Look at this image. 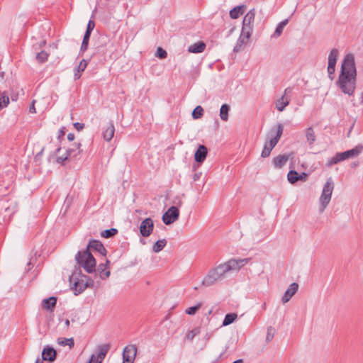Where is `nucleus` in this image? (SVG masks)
<instances>
[{
  "mask_svg": "<svg viewBox=\"0 0 363 363\" xmlns=\"http://www.w3.org/2000/svg\"><path fill=\"white\" fill-rule=\"evenodd\" d=\"M118 233V230L116 228H110L105 230L101 233V235L105 238H110L116 235Z\"/></svg>",
  "mask_w": 363,
  "mask_h": 363,
  "instance_id": "nucleus-36",
  "label": "nucleus"
},
{
  "mask_svg": "<svg viewBox=\"0 0 363 363\" xmlns=\"http://www.w3.org/2000/svg\"><path fill=\"white\" fill-rule=\"evenodd\" d=\"M334 189V182L331 177L328 178L323 186L320 197V211H323L330 201L332 193Z\"/></svg>",
  "mask_w": 363,
  "mask_h": 363,
  "instance_id": "nucleus-7",
  "label": "nucleus"
},
{
  "mask_svg": "<svg viewBox=\"0 0 363 363\" xmlns=\"http://www.w3.org/2000/svg\"><path fill=\"white\" fill-rule=\"evenodd\" d=\"M179 216V211L177 206H171L162 216V221L165 225H171Z\"/></svg>",
  "mask_w": 363,
  "mask_h": 363,
  "instance_id": "nucleus-8",
  "label": "nucleus"
},
{
  "mask_svg": "<svg viewBox=\"0 0 363 363\" xmlns=\"http://www.w3.org/2000/svg\"><path fill=\"white\" fill-rule=\"evenodd\" d=\"M48 57V54L44 50L38 52L36 55V60L40 63H43L45 61H47Z\"/></svg>",
  "mask_w": 363,
  "mask_h": 363,
  "instance_id": "nucleus-38",
  "label": "nucleus"
},
{
  "mask_svg": "<svg viewBox=\"0 0 363 363\" xmlns=\"http://www.w3.org/2000/svg\"><path fill=\"white\" fill-rule=\"evenodd\" d=\"M287 23H288V19H285V20L282 21L281 22H280L277 25V26L275 29V31L273 34V36H274V37L280 36L283 32L284 27L287 25Z\"/></svg>",
  "mask_w": 363,
  "mask_h": 363,
  "instance_id": "nucleus-30",
  "label": "nucleus"
},
{
  "mask_svg": "<svg viewBox=\"0 0 363 363\" xmlns=\"http://www.w3.org/2000/svg\"><path fill=\"white\" fill-rule=\"evenodd\" d=\"M298 289V284L297 283L294 282L291 284L281 298L282 303H286L289 301L292 296L297 292Z\"/></svg>",
  "mask_w": 363,
  "mask_h": 363,
  "instance_id": "nucleus-14",
  "label": "nucleus"
},
{
  "mask_svg": "<svg viewBox=\"0 0 363 363\" xmlns=\"http://www.w3.org/2000/svg\"><path fill=\"white\" fill-rule=\"evenodd\" d=\"M43 359H40L38 358L35 361V363H43Z\"/></svg>",
  "mask_w": 363,
  "mask_h": 363,
  "instance_id": "nucleus-55",
  "label": "nucleus"
},
{
  "mask_svg": "<svg viewBox=\"0 0 363 363\" xmlns=\"http://www.w3.org/2000/svg\"><path fill=\"white\" fill-rule=\"evenodd\" d=\"M60 150V147L57 148L56 152H58Z\"/></svg>",
  "mask_w": 363,
  "mask_h": 363,
  "instance_id": "nucleus-59",
  "label": "nucleus"
},
{
  "mask_svg": "<svg viewBox=\"0 0 363 363\" xmlns=\"http://www.w3.org/2000/svg\"><path fill=\"white\" fill-rule=\"evenodd\" d=\"M9 104V98L6 92L0 91V108H5Z\"/></svg>",
  "mask_w": 363,
  "mask_h": 363,
  "instance_id": "nucleus-34",
  "label": "nucleus"
},
{
  "mask_svg": "<svg viewBox=\"0 0 363 363\" xmlns=\"http://www.w3.org/2000/svg\"><path fill=\"white\" fill-rule=\"evenodd\" d=\"M360 104L363 105V91L360 94Z\"/></svg>",
  "mask_w": 363,
  "mask_h": 363,
  "instance_id": "nucleus-52",
  "label": "nucleus"
},
{
  "mask_svg": "<svg viewBox=\"0 0 363 363\" xmlns=\"http://www.w3.org/2000/svg\"><path fill=\"white\" fill-rule=\"evenodd\" d=\"M308 174L305 172H303L301 174H298V181H305Z\"/></svg>",
  "mask_w": 363,
  "mask_h": 363,
  "instance_id": "nucleus-46",
  "label": "nucleus"
},
{
  "mask_svg": "<svg viewBox=\"0 0 363 363\" xmlns=\"http://www.w3.org/2000/svg\"><path fill=\"white\" fill-rule=\"evenodd\" d=\"M80 143L74 144L73 147H69L67 150L66 153L69 159H77L78 156L81 154Z\"/></svg>",
  "mask_w": 363,
  "mask_h": 363,
  "instance_id": "nucleus-20",
  "label": "nucleus"
},
{
  "mask_svg": "<svg viewBox=\"0 0 363 363\" xmlns=\"http://www.w3.org/2000/svg\"><path fill=\"white\" fill-rule=\"evenodd\" d=\"M182 201H179L177 203V205L180 206L182 205Z\"/></svg>",
  "mask_w": 363,
  "mask_h": 363,
  "instance_id": "nucleus-58",
  "label": "nucleus"
},
{
  "mask_svg": "<svg viewBox=\"0 0 363 363\" xmlns=\"http://www.w3.org/2000/svg\"><path fill=\"white\" fill-rule=\"evenodd\" d=\"M230 109V107L227 104H224L221 106L220 109V117L223 121H227L228 120V113Z\"/></svg>",
  "mask_w": 363,
  "mask_h": 363,
  "instance_id": "nucleus-26",
  "label": "nucleus"
},
{
  "mask_svg": "<svg viewBox=\"0 0 363 363\" xmlns=\"http://www.w3.org/2000/svg\"><path fill=\"white\" fill-rule=\"evenodd\" d=\"M34 102H35V101H33V103H32V104H31V106H30V108H29V111H30V113H35V112H36V111H35V105H34Z\"/></svg>",
  "mask_w": 363,
  "mask_h": 363,
  "instance_id": "nucleus-47",
  "label": "nucleus"
},
{
  "mask_svg": "<svg viewBox=\"0 0 363 363\" xmlns=\"http://www.w3.org/2000/svg\"><path fill=\"white\" fill-rule=\"evenodd\" d=\"M200 177H201V173H195L193 177L194 181L199 180L200 179Z\"/></svg>",
  "mask_w": 363,
  "mask_h": 363,
  "instance_id": "nucleus-49",
  "label": "nucleus"
},
{
  "mask_svg": "<svg viewBox=\"0 0 363 363\" xmlns=\"http://www.w3.org/2000/svg\"><path fill=\"white\" fill-rule=\"evenodd\" d=\"M284 125L281 123H278L276 127L271 130V134L272 138L269 140L266 141L263 150L261 153V156L264 158L267 157L270 155L271 151L278 143L280 138L283 134Z\"/></svg>",
  "mask_w": 363,
  "mask_h": 363,
  "instance_id": "nucleus-4",
  "label": "nucleus"
},
{
  "mask_svg": "<svg viewBox=\"0 0 363 363\" xmlns=\"http://www.w3.org/2000/svg\"><path fill=\"white\" fill-rule=\"evenodd\" d=\"M306 137L309 145L313 144L315 141V132L311 127H309L306 130Z\"/></svg>",
  "mask_w": 363,
  "mask_h": 363,
  "instance_id": "nucleus-29",
  "label": "nucleus"
},
{
  "mask_svg": "<svg viewBox=\"0 0 363 363\" xmlns=\"http://www.w3.org/2000/svg\"><path fill=\"white\" fill-rule=\"evenodd\" d=\"M288 181L294 184L298 181V173L295 170H291L287 174Z\"/></svg>",
  "mask_w": 363,
  "mask_h": 363,
  "instance_id": "nucleus-35",
  "label": "nucleus"
},
{
  "mask_svg": "<svg viewBox=\"0 0 363 363\" xmlns=\"http://www.w3.org/2000/svg\"><path fill=\"white\" fill-rule=\"evenodd\" d=\"M56 350L52 347L47 346L43 350L42 359L44 361L54 362L56 359Z\"/></svg>",
  "mask_w": 363,
  "mask_h": 363,
  "instance_id": "nucleus-16",
  "label": "nucleus"
},
{
  "mask_svg": "<svg viewBox=\"0 0 363 363\" xmlns=\"http://www.w3.org/2000/svg\"><path fill=\"white\" fill-rule=\"evenodd\" d=\"M205 48L206 44L203 41H199L190 45L188 48V51L192 53H201Z\"/></svg>",
  "mask_w": 363,
  "mask_h": 363,
  "instance_id": "nucleus-23",
  "label": "nucleus"
},
{
  "mask_svg": "<svg viewBox=\"0 0 363 363\" xmlns=\"http://www.w3.org/2000/svg\"><path fill=\"white\" fill-rule=\"evenodd\" d=\"M167 52L162 48H158L156 52V56L160 59H164L167 57Z\"/></svg>",
  "mask_w": 363,
  "mask_h": 363,
  "instance_id": "nucleus-42",
  "label": "nucleus"
},
{
  "mask_svg": "<svg viewBox=\"0 0 363 363\" xmlns=\"http://www.w3.org/2000/svg\"><path fill=\"white\" fill-rule=\"evenodd\" d=\"M200 333V329L199 328H195L193 330L188 332L186 335V338L188 340L191 341L194 337Z\"/></svg>",
  "mask_w": 363,
  "mask_h": 363,
  "instance_id": "nucleus-39",
  "label": "nucleus"
},
{
  "mask_svg": "<svg viewBox=\"0 0 363 363\" xmlns=\"http://www.w3.org/2000/svg\"><path fill=\"white\" fill-rule=\"evenodd\" d=\"M291 91H292V88L289 86L285 89L284 95L286 96L287 94H289Z\"/></svg>",
  "mask_w": 363,
  "mask_h": 363,
  "instance_id": "nucleus-51",
  "label": "nucleus"
},
{
  "mask_svg": "<svg viewBox=\"0 0 363 363\" xmlns=\"http://www.w3.org/2000/svg\"><path fill=\"white\" fill-rule=\"evenodd\" d=\"M201 306L202 303H199L196 306L188 308L186 310V313L189 315H194L197 312V311L201 307Z\"/></svg>",
  "mask_w": 363,
  "mask_h": 363,
  "instance_id": "nucleus-40",
  "label": "nucleus"
},
{
  "mask_svg": "<svg viewBox=\"0 0 363 363\" xmlns=\"http://www.w3.org/2000/svg\"><path fill=\"white\" fill-rule=\"evenodd\" d=\"M60 136L62 135H64L65 133L64 131H62V130H60Z\"/></svg>",
  "mask_w": 363,
  "mask_h": 363,
  "instance_id": "nucleus-57",
  "label": "nucleus"
},
{
  "mask_svg": "<svg viewBox=\"0 0 363 363\" xmlns=\"http://www.w3.org/2000/svg\"><path fill=\"white\" fill-rule=\"evenodd\" d=\"M69 159V156L66 154L65 156H60V157H57V159H56V161L57 163L59 164H63V162Z\"/></svg>",
  "mask_w": 363,
  "mask_h": 363,
  "instance_id": "nucleus-44",
  "label": "nucleus"
},
{
  "mask_svg": "<svg viewBox=\"0 0 363 363\" xmlns=\"http://www.w3.org/2000/svg\"><path fill=\"white\" fill-rule=\"evenodd\" d=\"M114 133H115V127H114L113 123L112 122H111L108 125L106 130L103 132L104 139L108 142L111 141V139L113 138Z\"/></svg>",
  "mask_w": 363,
  "mask_h": 363,
  "instance_id": "nucleus-22",
  "label": "nucleus"
},
{
  "mask_svg": "<svg viewBox=\"0 0 363 363\" xmlns=\"http://www.w3.org/2000/svg\"><path fill=\"white\" fill-rule=\"evenodd\" d=\"M65 326H66L67 328H68V327L69 326V324H70L69 320L67 319V320H65Z\"/></svg>",
  "mask_w": 363,
  "mask_h": 363,
  "instance_id": "nucleus-54",
  "label": "nucleus"
},
{
  "mask_svg": "<svg viewBox=\"0 0 363 363\" xmlns=\"http://www.w3.org/2000/svg\"><path fill=\"white\" fill-rule=\"evenodd\" d=\"M255 17V9H251L245 14V16L243 18V21H242V30L252 33L253 28H254Z\"/></svg>",
  "mask_w": 363,
  "mask_h": 363,
  "instance_id": "nucleus-10",
  "label": "nucleus"
},
{
  "mask_svg": "<svg viewBox=\"0 0 363 363\" xmlns=\"http://www.w3.org/2000/svg\"><path fill=\"white\" fill-rule=\"evenodd\" d=\"M137 350V347L135 345H129L125 347L123 351V363H133Z\"/></svg>",
  "mask_w": 363,
  "mask_h": 363,
  "instance_id": "nucleus-9",
  "label": "nucleus"
},
{
  "mask_svg": "<svg viewBox=\"0 0 363 363\" xmlns=\"http://www.w3.org/2000/svg\"><path fill=\"white\" fill-rule=\"evenodd\" d=\"M290 99L287 96L283 95L280 99H279L276 103V108L279 111H283L286 106H287L289 104Z\"/></svg>",
  "mask_w": 363,
  "mask_h": 363,
  "instance_id": "nucleus-24",
  "label": "nucleus"
},
{
  "mask_svg": "<svg viewBox=\"0 0 363 363\" xmlns=\"http://www.w3.org/2000/svg\"><path fill=\"white\" fill-rule=\"evenodd\" d=\"M57 343L62 346L68 345L69 348H72L74 345V339L72 337L70 338H63L59 337L57 339Z\"/></svg>",
  "mask_w": 363,
  "mask_h": 363,
  "instance_id": "nucleus-31",
  "label": "nucleus"
},
{
  "mask_svg": "<svg viewBox=\"0 0 363 363\" xmlns=\"http://www.w3.org/2000/svg\"><path fill=\"white\" fill-rule=\"evenodd\" d=\"M289 160V156L286 155H279L273 159V164L276 168L284 167Z\"/></svg>",
  "mask_w": 363,
  "mask_h": 363,
  "instance_id": "nucleus-21",
  "label": "nucleus"
},
{
  "mask_svg": "<svg viewBox=\"0 0 363 363\" xmlns=\"http://www.w3.org/2000/svg\"><path fill=\"white\" fill-rule=\"evenodd\" d=\"M89 249L94 250L102 255H106V250L101 242L93 240L89 241L85 250L79 251L76 255L75 259L77 264L87 273H92L96 270V259L89 252Z\"/></svg>",
  "mask_w": 363,
  "mask_h": 363,
  "instance_id": "nucleus-3",
  "label": "nucleus"
},
{
  "mask_svg": "<svg viewBox=\"0 0 363 363\" xmlns=\"http://www.w3.org/2000/svg\"><path fill=\"white\" fill-rule=\"evenodd\" d=\"M95 27V23L93 20H89L83 39L89 40L91 33Z\"/></svg>",
  "mask_w": 363,
  "mask_h": 363,
  "instance_id": "nucleus-32",
  "label": "nucleus"
},
{
  "mask_svg": "<svg viewBox=\"0 0 363 363\" xmlns=\"http://www.w3.org/2000/svg\"><path fill=\"white\" fill-rule=\"evenodd\" d=\"M9 208H10L9 207L6 208H5V211H8L9 210Z\"/></svg>",
  "mask_w": 363,
  "mask_h": 363,
  "instance_id": "nucleus-60",
  "label": "nucleus"
},
{
  "mask_svg": "<svg viewBox=\"0 0 363 363\" xmlns=\"http://www.w3.org/2000/svg\"><path fill=\"white\" fill-rule=\"evenodd\" d=\"M110 349L109 344L100 345L97 347V354L96 355L95 363H102Z\"/></svg>",
  "mask_w": 363,
  "mask_h": 363,
  "instance_id": "nucleus-15",
  "label": "nucleus"
},
{
  "mask_svg": "<svg viewBox=\"0 0 363 363\" xmlns=\"http://www.w3.org/2000/svg\"><path fill=\"white\" fill-rule=\"evenodd\" d=\"M89 40L83 39L80 48L81 52H84L87 50L89 45Z\"/></svg>",
  "mask_w": 363,
  "mask_h": 363,
  "instance_id": "nucleus-43",
  "label": "nucleus"
},
{
  "mask_svg": "<svg viewBox=\"0 0 363 363\" xmlns=\"http://www.w3.org/2000/svg\"><path fill=\"white\" fill-rule=\"evenodd\" d=\"M67 139L69 141H72L74 140V133H69L67 135Z\"/></svg>",
  "mask_w": 363,
  "mask_h": 363,
  "instance_id": "nucleus-48",
  "label": "nucleus"
},
{
  "mask_svg": "<svg viewBox=\"0 0 363 363\" xmlns=\"http://www.w3.org/2000/svg\"><path fill=\"white\" fill-rule=\"evenodd\" d=\"M109 260L106 259V264H100L97 267V272L102 279H106L110 276V271L107 269Z\"/></svg>",
  "mask_w": 363,
  "mask_h": 363,
  "instance_id": "nucleus-19",
  "label": "nucleus"
},
{
  "mask_svg": "<svg viewBox=\"0 0 363 363\" xmlns=\"http://www.w3.org/2000/svg\"><path fill=\"white\" fill-rule=\"evenodd\" d=\"M74 127L75 128L76 130H77L78 131H80L84 129V124L82 123L77 122V123H74Z\"/></svg>",
  "mask_w": 363,
  "mask_h": 363,
  "instance_id": "nucleus-45",
  "label": "nucleus"
},
{
  "mask_svg": "<svg viewBox=\"0 0 363 363\" xmlns=\"http://www.w3.org/2000/svg\"><path fill=\"white\" fill-rule=\"evenodd\" d=\"M70 283H73L72 289L74 290V294L78 295L82 294L86 288L93 285V280L86 275H82L80 273L77 274H73L69 277Z\"/></svg>",
  "mask_w": 363,
  "mask_h": 363,
  "instance_id": "nucleus-5",
  "label": "nucleus"
},
{
  "mask_svg": "<svg viewBox=\"0 0 363 363\" xmlns=\"http://www.w3.org/2000/svg\"><path fill=\"white\" fill-rule=\"evenodd\" d=\"M244 6H238L233 8L230 11V16L233 19H237L240 15L243 13Z\"/></svg>",
  "mask_w": 363,
  "mask_h": 363,
  "instance_id": "nucleus-25",
  "label": "nucleus"
},
{
  "mask_svg": "<svg viewBox=\"0 0 363 363\" xmlns=\"http://www.w3.org/2000/svg\"><path fill=\"white\" fill-rule=\"evenodd\" d=\"M357 70L354 58L352 54L345 56L342 62L341 72L337 81L340 90L349 96L353 95L356 89Z\"/></svg>",
  "mask_w": 363,
  "mask_h": 363,
  "instance_id": "nucleus-1",
  "label": "nucleus"
},
{
  "mask_svg": "<svg viewBox=\"0 0 363 363\" xmlns=\"http://www.w3.org/2000/svg\"><path fill=\"white\" fill-rule=\"evenodd\" d=\"M167 240L165 239L157 240L152 247V250L155 252H159L166 246Z\"/></svg>",
  "mask_w": 363,
  "mask_h": 363,
  "instance_id": "nucleus-33",
  "label": "nucleus"
},
{
  "mask_svg": "<svg viewBox=\"0 0 363 363\" xmlns=\"http://www.w3.org/2000/svg\"><path fill=\"white\" fill-rule=\"evenodd\" d=\"M233 363H244V362L242 359H239L235 360Z\"/></svg>",
  "mask_w": 363,
  "mask_h": 363,
  "instance_id": "nucleus-53",
  "label": "nucleus"
},
{
  "mask_svg": "<svg viewBox=\"0 0 363 363\" xmlns=\"http://www.w3.org/2000/svg\"><path fill=\"white\" fill-rule=\"evenodd\" d=\"M57 298L55 296H51L43 301L42 306L43 308L48 311H52L55 308Z\"/></svg>",
  "mask_w": 363,
  "mask_h": 363,
  "instance_id": "nucleus-18",
  "label": "nucleus"
},
{
  "mask_svg": "<svg viewBox=\"0 0 363 363\" xmlns=\"http://www.w3.org/2000/svg\"><path fill=\"white\" fill-rule=\"evenodd\" d=\"M95 360H96V355H95V354H91V358L88 363H95Z\"/></svg>",
  "mask_w": 363,
  "mask_h": 363,
  "instance_id": "nucleus-50",
  "label": "nucleus"
},
{
  "mask_svg": "<svg viewBox=\"0 0 363 363\" xmlns=\"http://www.w3.org/2000/svg\"><path fill=\"white\" fill-rule=\"evenodd\" d=\"M87 66V62L85 60H82L74 72V79H78L81 77V72H82Z\"/></svg>",
  "mask_w": 363,
  "mask_h": 363,
  "instance_id": "nucleus-27",
  "label": "nucleus"
},
{
  "mask_svg": "<svg viewBox=\"0 0 363 363\" xmlns=\"http://www.w3.org/2000/svg\"><path fill=\"white\" fill-rule=\"evenodd\" d=\"M274 335V329L272 327H269L267 328V337H266V341L267 342H269L272 340Z\"/></svg>",
  "mask_w": 363,
  "mask_h": 363,
  "instance_id": "nucleus-41",
  "label": "nucleus"
},
{
  "mask_svg": "<svg viewBox=\"0 0 363 363\" xmlns=\"http://www.w3.org/2000/svg\"><path fill=\"white\" fill-rule=\"evenodd\" d=\"M357 165H358V163L353 162V163L352 164V167H357Z\"/></svg>",
  "mask_w": 363,
  "mask_h": 363,
  "instance_id": "nucleus-56",
  "label": "nucleus"
},
{
  "mask_svg": "<svg viewBox=\"0 0 363 363\" xmlns=\"http://www.w3.org/2000/svg\"><path fill=\"white\" fill-rule=\"evenodd\" d=\"M238 318V315L235 313H230L225 315L223 320L222 325L227 326L233 323Z\"/></svg>",
  "mask_w": 363,
  "mask_h": 363,
  "instance_id": "nucleus-28",
  "label": "nucleus"
},
{
  "mask_svg": "<svg viewBox=\"0 0 363 363\" xmlns=\"http://www.w3.org/2000/svg\"><path fill=\"white\" fill-rule=\"evenodd\" d=\"M203 115V109L201 106H197L192 111V118L199 119Z\"/></svg>",
  "mask_w": 363,
  "mask_h": 363,
  "instance_id": "nucleus-37",
  "label": "nucleus"
},
{
  "mask_svg": "<svg viewBox=\"0 0 363 363\" xmlns=\"http://www.w3.org/2000/svg\"><path fill=\"white\" fill-rule=\"evenodd\" d=\"M252 33V32H248V31L242 30L241 33H240V35L237 40V43L233 48V51L235 52H238L242 50V47L248 43Z\"/></svg>",
  "mask_w": 363,
  "mask_h": 363,
  "instance_id": "nucleus-12",
  "label": "nucleus"
},
{
  "mask_svg": "<svg viewBox=\"0 0 363 363\" xmlns=\"http://www.w3.org/2000/svg\"><path fill=\"white\" fill-rule=\"evenodd\" d=\"M338 55V50L336 48L333 49L328 56V72L329 77L332 79V75L334 74L335 70V65L337 62V58Z\"/></svg>",
  "mask_w": 363,
  "mask_h": 363,
  "instance_id": "nucleus-13",
  "label": "nucleus"
},
{
  "mask_svg": "<svg viewBox=\"0 0 363 363\" xmlns=\"http://www.w3.org/2000/svg\"><path fill=\"white\" fill-rule=\"evenodd\" d=\"M207 153L208 150L206 147L203 145H199L194 154L195 161L199 163H202L205 160Z\"/></svg>",
  "mask_w": 363,
  "mask_h": 363,
  "instance_id": "nucleus-17",
  "label": "nucleus"
},
{
  "mask_svg": "<svg viewBox=\"0 0 363 363\" xmlns=\"http://www.w3.org/2000/svg\"><path fill=\"white\" fill-rule=\"evenodd\" d=\"M249 261V258L230 259L228 262L209 270L201 284L205 286H213L218 281L221 280L227 272L239 270L242 267L247 264Z\"/></svg>",
  "mask_w": 363,
  "mask_h": 363,
  "instance_id": "nucleus-2",
  "label": "nucleus"
},
{
  "mask_svg": "<svg viewBox=\"0 0 363 363\" xmlns=\"http://www.w3.org/2000/svg\"><path fill=\"white\" fill-rule=\"evenodd\" d=\"M363 151V145H357L354 148L342 152H337L334 157L330 159L327 163V166L330 167L333 164H337L345 160L357 157Z\"/></svg>",
  "mask_w": 363,
  "mask_h": 363,
  "instance_id": "nucleus-6",
  "label": "nucleus"
},
{
  "mask_svg": "<svg viewBox=\"0 0 363 363\" xmlns=\"http://www.w3.org/2000/svg\"><path fill=\"white\" fill-rule=\"evenodd\" d=\"M154 228V223L152 218H147L142 221L140 225V233L143 237L150 236Z\"/></svg>",
  "mask_w": 363,
  "mask_h": 363,
  "instance_id": "nucleus-11",
  "label": "nucleus"
}]
</instances>
